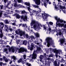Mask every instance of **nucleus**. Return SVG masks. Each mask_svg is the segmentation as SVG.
I'll return each mask as SVG.
<instances>
[{
  "mask_svg": "<svg viewBox=\"0 0 66 66\" xmlns=\"http://www.w3.org/2000/svg\"><path fill=\"white\" fill-rule=\"evenodd\" d=\"M45 41L47 44V46L49 47L53 43V40L52 38L50 37H47L45 39Z\"/></svg>",
  "mask_w": 66,
  "mask_h": 66,
  "instance_id": "obj_1",
  "label": "nucleus"
},
{
  "mask_svg": "<svg viewBox=\"0 0 66 66\" xmlns=\"http://www.w3.org/2000/svg\"><path fill=\"white\" fill-rule=\"evenodd\" d=\"M38 50H37L36 51H34L32 54V59H36L37 57V55L36 53L38 52Z\"/></svg>",
  "mask_w": 66,
  "mask_h": 66,
  "instance_id": "obj_2",
  "label": "nucleus"
},
{
  "mask_svg": "<svg viewBox=\"0 0 66 66\" xmlns=\"http://www.w3.org/2000/svg\"><path fill=\"white\" fill-rule=\"evenodd\" d=\"M27 50L24 48L23 47H21L20 49L18 50V53H21L22 52H27Z\"/></svg>",
  "mask_w": 66,
  "mask_h": 66,
  "instance_id": "obj_3",
  "label": "nucleus"
},
{
  "mask_svg": "<svg viewBox=\"0 0 66 66\" xmlns=\"http://www.w3.org/2000/svg\"><path fill=\"white\" fill-rule=\"evenodd\" d=\"M23 36L24 38H28V39H29V37L30 36L28 35V34H26V32L25 31L22 34V35L20 36Z\"/></svg>",
  "mask_w": 66,
  "mask_h": 66,
  "instance_id": "obj_4",
  "label": "nucleus"
},
{
  "mask_svg": "<svg viewBox=\"0 0 66 66\" xmlns=\"http://www.w3.org/2000/svg\"><path fill=\"white\" fill-rule=\"evenodd\" d=\"M40 26H41V27H42L41 24H40L39 23H37V24H34V25L33 27L35 30H37V29L38 28H40Z\"/></svg>",
  "mask_w": 66,
  "mask_h": 66,
  "instance_id": "obj_5",
  "label": "nucleus"
},
{
  "mask_svg": "<svg viewBox=\"0 0 66 66\" xmlns=\"http://www.w3.org/2000/svg\"><path fill=\"white\" fill-rule=\"evenodd\" d=\"M42 15L43 18L44 19H47V18L49 16V15L45 13H42Z\"/></svg>",
  "mask_w": 66,
  "mask_h": 66,
  "instance_id": "obj_6",
  "label": "nucleus"
},
{
  "mask_svg": "<svg viewBox=\"0 0 66 66\" xmlns=\"http://www.w3.org/2000/svg\"><path fill=\"white\" fill-rule=\"evenodd\" d=\"M21 19H23L24 21H27V19H28V17L27 16H21Z\"/></svg>",
  "mask_w": 66,
  "mask_h": 66,
  "instance_id": "obj_7",
  "label": "nucleus"
},
{
  "mask_svg": "<svg viewBox=\"0 0 66 66\" xmlns=\"http://www.w3.org/2000/svg\"><path fill=\"white\" fill-rule=\"evenodd\" d=\"M58 32L57 31V33L56 34V35L57 36H58L59 35H61L62 33V31H61V30L60 29L58 30Z\"/></svg>",
  "mask_w": 66,
  "mask_h": 66,
  "instance_id": "obj_8",
  "label": "nucleus"
},
{
  "mask_svg": "<svg viewBox=\"0 0 66 66\" xmlns=\"http://www.w3.org/2000/svg\"><path fill=\"white\" fill-rule=\"evenodd\" d=\"M34 1L37 5H39L40 4V0H34Z\"/></svg>",
  "mask_w": 66,
  "mask_h": 66,
  "instance_id": "obj_9",
  "label": "nucleus"
},
{
  "mask_svg": "<svg viewBox=\"0 0 66 66\" xmlns=\"http://www.w3.org/2000/svg\"><path fill=\"white\" fill-rule=\"evenodd\" d=\"M37 23H38L35 20H32L31 21V26H33V24H37Z\"/></svg>",
  "mask_w": 66,
  "mask_h": 66,
  "instance_id": "obj_10",
  "label": "nucleus"
},
{
  "mask_svg": "<svg viewBox=\"0 0 66 66\" xmlns=\"http://www.w3.org/2000/svg\"><path fill=\"white\" fill-rule=\"evenodd\" d=\"M32 13H33V14H34L35 16H37V15H38V12L34 10H32Z\"/></svg>",
  "mask_w": 66,
  "mask_h": 66,
  "instance_id": "obj_11",
  "label": "nucleus"
},
{
  "mask_svg": "<svg viewBox=\"0 0 66 66\" xmlns=\"http://www.w3.org/2000/svg\"><path fill=\"white\" fill-rule=\"evenodd\" d=\"M55 20L57 21L56 23H56H59V22H60L61 19L60 18H57V16H55Z\"/></svg>",
  "mask_w": 66,
  "mask_h": 66,
  "instance_id": "obj_12",
  "label": "nucleus"
},
{
  "mask_svg": "<svg viewBox=\"0 0 66 66\" xmlns=\"http://www.w3.org/2000/svg\"><path fill=\"white\" fill-rule=\"evenodd\" d=\"M3 61H5V62H6V63H7V62H8V61H9L8 59L6 58V57H5V56H3Z\"/></svg>",
  "mask_w": 66,
  "mask_h": 66,
  "instance_id": "obj_13",
  "label": "nucleus"
},
{
  "mask_svg": "<svg viewBox=\"0 0 66 66\" xmlns=\"http://www.w3.org/2000/svg\"><path fill=\"white\" fill-rule=\"evenodd\" d=\"M14 16H16V18H17L18 19H19V18H20V15H19V14L18 13H14Z\"/></svg>",
  "mask_w": 66,
  "mask_h": 66,
  "instance_id": "obj_14",
  "label": "nucleus"
},
{
  "mask_svg": "<svg viewBox=\"0 0 66 66\" xmlns=\"http://www.w3.org/2000/svg\"><path fill=\"white\" fill-rule=\"evenodd\" d=\"M62 11H63L64 13L65 14L66 13V7H65L64 6H63L62 7Z\"/></svg>",
  "mask_w": 66,
  "mask_h": 66,
  "instance_id": "obj_15",
  "label": "nucleus"
},
{
  "mask_svg": "<svg viewBox=\"0 0 66 66\" xmlns=\"http://www.w3.org/2000/svg\"><path fill=\"white\" fill-rule=\"evenodd\" d=\"M18 31L20 34V36H21L22 35V34H23V32H24V31H22L21 30H20V29H18Z\"/></svg>",
  "mask_w": 66,
  "mask_h": 66,
  "instance_id": "obj_16",
  "label": "nucleus"
},
{
  "mask_svg": "<svg viewBox=\"0 0 66 66\" xmlns=\"http://www.w3.org/2000/svg\"><path fill=\"white\" fill-rule=\"evenodd\" d=\"M33 39H35V38L34 36H29V39H31V40H33Z\"/></svg>",
  "mask_w": 66,
  "mask_h": 66,
  "instance_id": "obj_17",
  "label": "nucleus"
},
{
  "mask_svg": "<svg viewBox=\"0 0 66 66\" xmlns=\"http://www.w3.org/2000/svg\"><path fill=\"white\" fill-rule=\"evenodd\" d=\"M56 26H61V27H63L64 26V24L62 23L61 24L60 23H56Z\"/></svg>",
  "mask_w": 66,
  "mask_h": 66,
  "instance_id": "obj_18",
  "label": "nucleus"
},
{
  "mask_svg": "<svg viewBox=\"0 0 66 66\" xmlns=\"http://www.w3.org/2000/svg\"><path fill=\"white\" fill-rule=\"evenodd\" d=\"M27 7L28 8V10L30 12V13H32V12L33 11V10L31 9V8H30L29 7Z\"/></svg>",
  "mask_w": 66,
  "mask_h": 66,
  "instance_id": "obj_19",
  "label": "nucleus"
},
{
  "mask_svg": "<svg viewBox=\"0 0 66 66\" xmlns=\"http://www.w3.org/2000/svg\"><path fill=\"white\" fill-rule=\"evenodd\" d=\"M34 45L33 44H31L30 46V50L31 51H32V50L33 49V48H34Z\"/></svg>",
  "mask_w": 66,
  "mask_h": 66,
  "instance_id": "obj_20",
  "label": "nucleus"
},
{
  "mask_svg": "<svg viewBox=\"0 0 66 66\" xmlns=\"http://www.w3.org/2000/svg\"><path fill=\"white\" fill-rule=\"evenodd\" d=\"M4 28H5V30H6V31H8L9 27H7V25H5Z\"/></svg>",
  "mask_w": 66,
  "mask_h": 66,
  "instance_id": "obj_21",
  "label": "nucleus"
},
{
  "mask_svg": "<svg viewBox=\"0 0 66 66\" xmlns=\"http://www.w3.org/2000/svg\"><path fill=\"white\" fill-rule=\"evenodd\" d=\"M27 40H24V41H23V45H27Z\"/></svg>",
  "mask_w": 66,
  "mask_h": 66,
  "instance_id": "obj_22",
  "label": "nucleus"
},
{
  "mask_svg": "<svg viewBox=\"0 0 66 66\" xmlns=\"http://www.w3.org/2000/svg\"><path fill=\"white\" fill-rule=\"evenodd\" d=\"M44 55H40V61H42V60H43V59L44 58Z\"/></svg>",
  "mask_w": 66,
  "mask_h": 66,
  "instance_id": "obj_23",
  "label": "nucleus"
},
{
  "mask_svg": "<svg viewBox=\"0 0 66 66\" xmlns=\"http://www.w3.org/2000/svg\"><path fill=\"white\" fill-rule=\"evenodd\" d=\"M43 30H45L46 31V29H47L48 28V27L46 26L45 25H43Z\"/></svg>",
  "mask_w": 66,
  "mask_h": 66,
  "instance_id": "obj_24",
  "label": "nucleus"
},
{
  "mask_svg": "<svg viewBox=\"0 0 66 66\" xmlns=\"http://www.w3.org/2000/svg\"><path fill=\"white\" fill-rule=\"evenodd\" d=\"M25 4L26 5V6H30V4L28 2H25Z\"/></svg>",
  "mask_w": 66,
  "mask_h": 66,
  "instance_id": "obj_25",
  "label": "nucleus"
},
{
  "mask_svg": "<svg viewBox=\"0 0 66 66\" xmlns=\"http://www.w3.org/2000/svg\"><path fill=\"white\" fill-rule=\"evenodd\" d=\"M35 47L37 48V50L38 51H40V47H38L37 45H36Z\"/></svg>",
  "mask_w": 66,
  "mask_h": 66,
  "instance_id": "obj_26",
  "label": "nucleus"
},
{
  "mask_svg": "<svg viewBox=\"0 0 66 66\" xmlns=\"http://www.w3.org/2000/svg\"><path fill=\"white\" fill-rule=\"evenodd\" d=\"M22 62V58L20 59L18 61V62L19 63Z\"/></svg>",
  "mask_w": 66,
  "mask_h": 66,
  "instance_id": "obj_27",
  "label": "nucleus"
},
{
  "mask_svg": "<svg viewBox=\"0 0 66 66\" xmlns=\"http://www.w3.org/2000/svg\"><path fill=\"white\" fill-rule=\"evenodd\" d=\"M54 52L55 53H56V54H58V53H59V51L57 50H54Z\"/></svg>",
  "mask_w": 66,
  "mask_h": 66,
  "instance_id": "obj_28",
  "label": "nucleus"
},
{
  "mask_svg": "<svg viewBox=\"0 0 66 66\" xmlns=\"http://www.w3.org/2000/svg\"><path fill=\"white\" fill-rule=\"evenodd\" d=\"M60 42L61 44H63L64 43V39H63L60 40Z\"/></svg>",
  "mask_w": 66,
  "mask_h": 66,
  "instance_id": "obj_29",
  "label": "nucleus"
},
{
  "mask_svg": "<svg viewBox=\"0 0 66 66\" xmlns=\"http://www.w3.org/2000/svg\"><path fill=\"white\" fill-rule=\"evenodd\" d=\"M4 51L5 52H6V54H8V53H9V52L8 51H7V48L5 49L4 50Z\"/></svg>",
  "mask_w": 66,
  "mask_h": 66,
  "instance_id": "obj_30",
  "label": "nucleus"
},
{
  "mask_svg": "<svg viewBox=\"0 0 66 66\" xmlns=\"http://www.w3.org/2000/svg\"><path fill=\"white\" fill-rule=\"evenodd\" d=\"M4 24H3H3H1L0 25V28L2 29H3V27H4Z\"/></svg>",
  "mask_w": 66,
  "mask_h": 66,
  "instance_id": "obj_31",
  "label": "nucleus"
},
{
  "mask_svg": "<svg viewBox=\"0 0 66 66\" xmlns=\"http://www.w3.org/2000/svg\"><path fill=\"white\" fill-rule=\"evenodd\" d=\"M18 3H23V1L22 0H17Z\"/></svg>",
  "mask_w": 66,
  "mask_h": 66,
  "instance_id": "obj_32",
  "label": "nucleus"
},
{
  "mask_svg": "<svg viewBox=\"0 0 66 66\" xmlns=\"http://www.w3.org/2000/svg\"><path fill=\"white\" fill-rule=\"evenodd\" d=\"M34 34L36 35L37 37H39V35L38 33H34Z\"/></svg>",
  "mask_w": 66,
  "mask_h": 66,
  "instance_id": "obj_33",
  "label": "nucleus"
},
{
  "mask_svg": "<svg viewBox=\"0 0 66 66\" xmlns=\"http://www.w3.org/2000/svg\"><path fill=\"white\" fill-rule=\"evenodd\" d=\"M11 1H9V2H7V4L6 6L7 7H8V6L10 5V4H11Z\"/></svg>",
  "mask_w": 66,
  "mask_h": 66,
  "instance_id": "obj_34",
  "label": "nucleus"
},
{
  "mask_svg": "<svg viewBox=\"0 0 66 66\" xmlns=\"http://www.w3.org/2000/svg\"><path fill=\"white\" fill-rule=\"evenodd\" d=\"M44 5L45 6V7H47V2H46V1H44Z\"/></svg>",
  "mask_w": 66,
  "mask_h": 66,
  "instance_id": "obj_35",
  "label": "nucleus"
},
{
  "mask_svg": "<svg viewBox=\"0 0 66 66\" xmlns=\"http://www.w3.org/2000/svg\"><path fill=\"white\" fill-rule=\"evenodd\" d=\"M12 58L13 59V62H14V60H16V57L15 56H13Z\"/></svg>",
  "mask_w": 66,
  "mask_h": 66,
  "instance_id": "obj_36",
  "label": "nucleus"
},
{
  "mask_svg": "<svg viewBox=\"0 0 66 66\" xmlns=\"http://www.w3.org/2000/svg\"><path fill=\"white\" fill-rule=\"evenodd\" d=\"M2 11H1L0 10V18H1V16H2Z\"/></svg>",
  "mask_w": 66,
  "mask_h": 66,
  "instance_id": "obj_37",
  "label": "nucleus"
},
{
  "mask_svg": "<svg viewBox=\"0 0 66 66\" xmlns=\"http://www.w3.org/2000/svg\"><path fill=\"white\" fill-rule=\"evenodd\" d=\"M21 7V5L20 4H19L17 6V9H18L19 8H20Z\"/></svg>",
  "mask_w": 66,
  "mask_h": 66,
  "instance_id": "obj_38",
  "label": "nucleus"
},
{
  "mask_svg": "<svg viewBox=\"0 0 66 66\" xmlns=\"http://www.w3.org/2000/svg\"><path fill=\"white\" fill-rule=\"evenodd\" d=\"M11 50L12 52H15V49H14V48L13 47L11 48Z\"/></svg>",
  "mask_w": 66,
  "mask_h": 66,
  "instance_id": "obj_39",
  "label": "nucleus"
},
{
  "mask_svg": "<svg viewBox=\"0 0 66 66\" xmlns=\"http://www.w3.org/2000/svg\"><path fill=\"white\" fill-rule=\"evenodd\" d=\"M33 6L35 8H38L39 7V6L36 5H34Z\"/></svg>",
  "mask_w": 66,
  "mask_h": 66,
  "instance_id": "obj_40",
  "label": "nucleus"
},
{
  "mask_svg": "<svg viewBox=\"0 0 66 66\" xmlns=\"http://www.w3.org/2000/svg\"><path fill=\"white\" fill-rule=\"evenodd\" d=\"M5 22L6 24H9V22H8V20H5Z\"/></svg>",
  "mask_w": 66,
  "mask_h": 66,
  "instance_id": "obj_41",
  "label": "nucleus"
},
{
  "mask_svg": "<svg viewBox=\"0 0 66 66\" xmlns=\"http://www.w3.org/2000/svg\"><path fill=\"white\" fill-rule=\"evenodd\" d=\"M26 11H25L23 10L22 11V12H21L22 14H26Z\"/></svg>",
  "mask_w": 66,
  "mask_h": 66,
  "instance_id": "obj_42",
  "label": "nucleus"
},
{
  "mask_svg": "<svg viewBox=\"0 0 66 66\" xmlns=\"http://www.w3.org/2000/svg\"><path fill=\"white\" fill-rule=\"evenodd\" d=\"M49 24H50V25H53V22H49Z\"/></svg>",
  "mask_w": 66,
  "mask_h": 66,
  "instance_id": "obj_43",
  "label": "nucleus"
},
{
  "mask_svg": "<svg viewBox=\"0 0 66 66\" xmlns=\"http://www.w3.org/2000/svg\"><path fill=\"white\" fill-rule=\"evenodd\" d=\"M17 4H14V7H16V8H17Z\"/></svg>",
  "mask_w": 66,
  "mask_h": 66,
  "instance_id": "obj_44",
  "label": "nucleus"
},
{
  "mask_svg": "<svg viewBox=\"0 0 66 66\" xmlns=\"http://www.w3.org/2000/svg\"><path fill=\"white\" fill-rule=\"evenodd\" d=\"M52 56H53V54H50L49 55V57H52Z\"/></svg>",
  "mask_w": 66,
  "mask_h": 66,
  "instance_id": "obj_45",
  "label": "nucleus"
},
{
  "mask_svg": "<svg viewBox=\"0 0 66 66\" xmlns=\"http://www.w3.org/2000/svg\"><path fill=\"white\" fill-rule=\"evenodd\" d=\"M23 57H24V60L26 59V57H27V56L26 55H24L23 56Z\"/></svg>",
  "mask_w": 66,
  "mask_h": 66,
  "instance_id": "obj_46",
  "label": "nucleus"
},
{
  "mask_svg": "<svg viewBox=\"0 0 66 66\" xmlns=\"http://www.w3.org/2000/svg\"><path fill=\"white\" fill-rule=\"evenodd\" d=\"M26 65L27 66H31V64H29L28 63H27Z\"/></svg>",
  "mask_w": 66,
  "mask_h": 66,
  "instance_id": "obj_47",
  "label": "nucleus"
},
{
  "mask_svg": "<svg viewBox=\"0 0 66 66\" xmlns=\"http://www.w3.org/2000/svg\"><path fill=\"white\" fill-rule=\"evenodd\" d=\"M3 37V34H0V37L2 38Z\"/></svg>",
  "mask_w": 66,
  "mask_h": 66,
  "instance_id": "obj_48",
  "label": "nucleus"
},
{
  "mask_svg": "<svg viewBox=\"0 0 66 66\" xmlns=\"http://www.w3.org/2000/svg\"><path fill=\"white\" fill-rule=\"evenodd\" d=\"M7 0H4V3H6V2H7Z\"/></svg>",
  "mask_w": 66,
  "mask_h": 66,
  "instance_id": "obj_49",
  "label": "nucleus"
},
{
  "mask_svg": "<svg viewBox=\"0 0 66 66\" xmlns=\"http://www.w3.org/2000/svg\"><path fill=\"white\" fill-rule=\"evenodd\" d=\"M15 12L17 13H19V11H18V10H15Z\"/></svg>",
  "mask_w": 66,
  "mask_h": 66,
  "instance_id": "obj_50",
  "label": "nucleus"
},
{
  "mask_svg": "<svg viewBox=\"0 0 66 66\" xmlns=\"http://www.w3.org/2000/svg\"><path fill=\"white\" fill-rule=\"evenodd\" d=\"M60 22L61 23H62V22H64V20L60 19Z\"/></svg>",
  "mask_w": 66,
  "mask_h": 66,
  "instance_id": "obj_51",
  "label": "nucleus"
},
{
  "mask_svg": "<svg viewBox=\"0 0 66 66\" xmlns=\"http://www.w3.org/2000/svg\"><path fill=\"white\" fill-rule=\"evenodd\" d=\"M63 6H62V5H60V7L61 10H62L63 9Z\"/></svg>",
  "mask_w": 66,
  "mask_h": 66,
  "instance_id": "obj_52",
  "label": "nucleus"
},
{
  "mask_svg": "<svg viewBox=\"0 0 66 66\" xmlns=\"http://www.w3.org/2000/svg\"><path fill=\"white\" fill-rule=\"evenodd\" d=\"M22 27H24V28H25V27H26V26L25 25H24V24H22Z\"/></svg>",
  "mask_w": 66,
  "mask_h": 66,
  "instance_id": "obj_53",
  "label": "nucleus"
},
{
  "mask_svg": "<svg viewBox=\"0 0 66 66\" xmlns=\"http://www.w3.org/2000/svg\"><path fill=\"white\" fill-rule=\"evenodd\" d=\"M11 50H12L11 48H10V47L9 48V52H11Z\"/></svg>",
  "mask_w": 66,
  "mask_h": 66,
  "instance_id": "obj_54",
  "label": "nucleus"
},
{
  "mask_svg": "<svg viewBox=\"0 0 66 66\" xmlns=\"http://www.w3.org/2000/svg\"><path fill=\"white\" fill-rule=\"evenodd\" d=\"M63 31H64L65 32V33H66V29L63 28Z\"/></svg>",
  "mask_w": 66,
  "mask_h": 66,
  "instance_id": "obj_55",
  "label": "nucleus"
},
{
  "mask_svg": "<svg viewBox=\"0 0 66 66\" xmlns=\"http://www.w3.org/2000/svg\"><path fill=\"white\" fill-rule=\"evenodd\" d=\"M44 57L45 56V57H46V56H47V55L46 53L44 54Z\"/></svg>",
  "mask_w": 66,
  "mask_h": 66,
  "instance_id": "obj_56",
  "label": "nucleus"
},
{
  "mask_svg": "<svg viewBox=\"0 0 66 66\" xmlns=\"http://www.w3.org/2000/svg\"><path fill=\"white\" fill-rule=\"evenodd\" d=\"M12 24L13 26H16V24L15 23H12Z\"/></svg>",
  "mask_w": 66,
  "mask_h": 66,
  "instance_id": "obj_57",
  "label": "nucleus"
},
{
  "mask_svg": "<svg viewBox=\"0 0 66 66\" xmlns=\"http://www.w3.org/2000/svg\"><path fill=\"white\" fill-rule=\"evenodd\" d=\"M53 5H54L55 6H56V4H55V2H53Z\"/></svg>",
  "mask_w": 66,
  "mask_h": 66,
  "instance_id": "obj_58",
  "label": "nucleus"
},
{
  "mask_svg": "<svg viewBox=\"0 0 66 66\" xmlns=\"http://www.w3.org/2000/svg\"><path fill=\"white\" fill-rule=\"evenodd\" d=\"M3 64V63L2 62H0V66H2Z\"/></svg>",
  "mask_w": 66,
  "mask_h": 66,
  "instance_id": "obj_59",
  "label": "nucleus"
},
{
  "mask_svg": "<svg viewBox=\"0 0 66 66\" xmlns=\"http://www.w3.org/2000/svg\"><path fill=\"white\" fill-rule=\"evenodd\" d=\"M15 32L16 34H18V30H16L15 31Z\"/></svg>",
  "mask_w": 66,
  "mask_h": 66,
  "instance_id": "obj_60",
  "label": "nucleus"
},
{
  "mask_svg": "<svg viewBox=\"0 0 66 66\" xmlns=\"http://www.w3.org/2000/svg\"><path fill=\"white\" fill-rule=\"evenodd\" d=\"M49 0H45V1H46V2L47 3H48V2H49Z\"/></svg>",
  "mask_w": 66,
  "mask_h": 66,
  "instance_id": "obj_61",
  "label": "nucleus"
},
{
  "mask_svg": "<svg viewBox=\"0 0 66 66\" xmlns=\"http://www.w3.org/2000/svg\"><path fill=\"white\" fill-rule=\"evenodd\" d=\"M9 30H10V31H11V32H12V31H13L12 28H9Z\"/></svg>",
  "mask_w": 66,
  "mask_h": 66,
  "instance_id": "obj_62",
  "label": "nucleus"
},
{
  "mask_svg": "<svg viewBox=\"0 0 66 66\" xmlns=\"http://www.w3.org/2000/svg\"><path fill=\"white\" fill-rule=\"evenodd\" d=\"M0 9L1 10H2V9H3V5H2L1 6Z\"/></svg>",
  "mask_w": 66,
  "mask_h": 66,
  "instance_id": "obj_63",
  "label": "nucleus"
},
{
  "mask_svg": "<svg viewBox=\"0 0 66 66\" xmlns=\"http://www.w3.org/2000/svg\"><path fill=\"white\" fill-rule=\"evenodd\" d=\"M11 37L12 39H14V36L13 35L12 36H11Z\"/></svg>",
  "mask_w": 66,
  "mask_h": 66,
  "instance_id": "obj_64",
  "label": "nucleus"
}]
</instances>
